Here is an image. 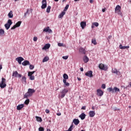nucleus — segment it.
I'll return each mask as SVG.
<instances>
[{
  "label": "nucleus",
  "mask_w": 131,
  "mask_h": 131,
  "mask_svg": "<svg viewBox=\"0 0 131 131\" xmlns=\"http://www.w3.org/2000/svg\"><path fill=\"white\" fill-rule=\"evenodd\" d=\"M71 128H73V124H72V125H71L70 127Z\"/></svg>",
  "instance_id": "nucleus-61"
},
{
  "label": "nucleus",
  "mask_w": 131,
  "mask_h": 131,
  "mask_svg": "<svg viewBox=\"0 0 131 131\" xmlns=\"http://www.w3.org/2000/svg\"><path fill=\"white\" fill-rule=\"evenodd\" d=\"M80 26L82 29H84V27L86 26V22L85 21H81L80 23Z\"/></svg>",
  "instance_id": "nucleus-13"
},
{
  "label": "nucleus",
  "mask_w": 131,
  "mask_h": 131,
  "mask_svg": "<svg viewBox=\"0 0 131 131\" xmlns=\"http://www.w3.org/2000/svg\"><path fill=\"white\" fill-rule=\"evenodd\" d=\"M102 12H103V13L106 12V8H104L102 9Z\"/></svg>",
  "instance_id": "nucleus-54"
},
{
  "label": "nucleus",
  "mask_w": 131,
  "mask_h": 131,
  "mask_svg": "<svg viewBox=\"0 0 131 131\" xmlns=\"http://www.w3.org/2000/svg\"><path fill=\"white\" fill-rule=\"evenodd\" d=\"M34 73H35V71H32V72H28V75H33V74H34Z\"/></svg>",
  "instance_id": "nucleus-31"
},
{
  "label": "nucleus",
  "mask_w": 131,
  "mask_h": 131,
  "mask_svg": "<svg viewBox=\"0 0 131 131\" xmlns=\"http://www.w3.org/2000/svg\"><path fill=\"white\" fill-rule=\"evenodd\" d=\"M107 91L108 92H112V93L113 92V89L112 88H109L107 89Z\"/></svg>",
  "instance_id": "nucleus-39"
},
{
  "label": "nucleus",
  "mask_w": 131,
  "mask_h": 131,
  "mask_svg": "<svg viewBox=\"0 0 131 131\" xmlns=\"http://www.w3.org/2000/svg\"><path fill=\"white\" fill-rule=\"evenodd\" d=\"M29 13V9H27V11L25 13L24 16L26 17V15Z\"/></svg>",
  "instance_id": "nucleus-40"
},
{
  "label": "nucleus",
  "mask_w": 131,
  "mask_h": 131,
  "mask_svg": "<svg viewBox=\"0 0 131 131\" xmlns=\"http://www.w3.org/2000/svg\"><path fill=\"white\" fill-rule=\"evenodd\" d=\"M56 115H57V116H60V115H61V113H57Z\"/></svg>",
  "instance_id": "nucleus-57"
},
{
  "label": "nucleus",
  "mask_w": 131,
  "mask_h": 131,
  "mask_svg": "<svg viewBox=\"0 0 131 131\" xmlns=\"http://www.w3.org/2000/svg\"><path fill=\"white\" fill-rule=\"evenodd\" d=\"M112 73L117 74V75H119V74H120V72H119L116 69H113Z\"/></svg>",
  "instance_id": "nucleus-16"
},
{
  "label": "nucleus",
  "mask_w": 131,
  "mask_h": 131,
  "mask_svg": "<svg viewBox=\"0 0 131 131\" xmlns=\"http://www.w3.org/2000/svg\"><path fill=\"white\" fill-rule=\"evenodd\" d=\"M17 77H18L19 78H21L22 77V75L20 74H17Z\"/></svg>",
  "instance_id": "nucleus-49"
},
{
  "label": "nucleus",
  "mask_w": 131,
  "mask_h": 131,
  "mask_svg": "<svg viewBox=\"0 0 131 131\" xmlns=\"http://www.w3.org/2000/svg\"><path fill=\"white\" fill-rule=\"evenodd\" d=\"M16 27H16V25H15L14 26H13L11 28V30H13V29H15Z\"/></svg>",
  "instance_id": "nucleus-46"
},
{
  "label": "nucleus",
  "mask_w": 131,
  "mask_h": 131,
  "mask_svg": "<svg viewBox=\"0 0 131 131\" xmlns=\"http://www.w3.org/2000/svg\"><path fill=\"white\" fill-rule=\"evenodd\" d=\"M102 89H103V90L106 89V84H102V86H101Z\"/></svg>",
  "instance_id": "nucleus-41"
},
{
  "label": "nucleus",
  "mask_w": 131,
  "mask_h": 131,
  "mask_svg": "<svg viewBox=\"0 0 131 131\" xmlns=\"http://www.w3.org/2000/svg\"><path fill=\"white\" fill-rule=\"evenodd\" d=\"M66 13L64 11H62L58 16V18H61L64 17V15H65Z\"/></svg>",
  "instance_id": "nucleus-23"
},
{
  "label": "nucleus",
  "mask_w": 131,
  "mask_h": 131,
  "mask_svg": "<svg viewBox=\"0 0 131 131\" xmlns=\"http://www.w3.org/2000/svg\"><path fill=\"white\" fill-rule=\"evenodd\" d=\"M79 51L80 53H81V54H83V55H85L86 53V51H85V49H84L83 48L81 47L79 48Z\"/></svg>",
  "instance_id": "nucleus-12"
},
{
  "label": "nucleus",
  "mask_w": 131,
  "mask_h": 131,
  "mask_svg": "<svg viewBox=\"0 0 131 131\" xmlns=\"http://www.w3.org/2000/svg\"><path fill=\"white\" fill-rule=\"evenodd\" d=\"M34 68V66L32 64H30V69L32 70Z\"/></svg>",
  "instance_id": "nucleus-43"
},
{
  "label": "nucleus",
  "mask_w": 131,
  "mask_h": 131,
  "mask_svg": "<svg viewBox=\"0 0 131 131\" xmlns=\"http://www.w3.org/2000/svg\"><path fill=\"white\" fill-rule=\"evenodd\" d=\"M7 86V84H6V79L2 78L1 82L0 83V88L1 89H5Z\"/></svg>",
  "instance_id": "nucleus-3"
},
{
  "label": "nucleus",
  "mask_w": 131,
  "mask_h": 131,
  "mask_svg": "<svg viewBox=\"0 0 131 131\" xmlns=\"http://www.w3.org/2000/svg\"><path fill=\"white\" fill-rule=\"evenodd\" d=\"M69 8V5H67L64 8V11H67Z\"/></svg>",
  "instance_id": "nucleus-42"
},
{
  "label": "nucleus",
  "mask_w": 131,
  "mask_h": 131,
  "mask_svg": "<svg viewBox=\"0 0 131 131\" xmlns=\"http://www.w3.org/2000/svg\"><path fill=\"white\" fill-rule=\"evenodd\" d=\"M11 24H13V22H12V20L8 19L7 24L5 25V27L7 30H8L9 28L11 27Z\"/></svg>",
  "instance_id": "nucleus-5"
},
{
  "label": "nucleus",
  "mask_w": 131,
  "mask_h": 131,
  "mask_svg": "<svg viewBox=\"0 0 131 131\" xmlns=\"http://www.w3.org/2000/svg\"><path fill=\"white\" fill-rule=\"evenodd\" d=\"M24 104H19L17 106L16 109H17V110H18V111H19L21 110V109H22V108H24Z\"/></svg>",
  "instance_id": "nucleus-21"
},
{
  "label": "nucleus",
  "mask_w": 131,
  "mask_h": 131,
  "mask_svg": "<svg viewBox=\"0 0 131 131\" xmlns=\"http://www.w3.org/2000/svg\"><path fill=\"white\" fill-rule=\"evenodd\" d=\"M68 56H62V59H63L64 60H67V59H68Z\"/></svg>",
  "instance_id": "nucleus-45"
},
{
  "label": "nucleus",
  "mask_w": 131,
  "mask_h": 131,
  "mask_svg": "<svg viewBox=\"0 0 131 131\" xmlns=\"http://www.w3.org/2000/svg\"><path fill=\"white\" fill-rule=\"evenodd\" d=\"M85 116H86L85 114H84V113H82L80 115H79V117L81 119V120H83V119L85 118Z\"/></svg>",
  "instance_id": "nucleus-17"
},
{
  "label": "nucleus",
  "mask_w": 131,
  "mask_h": 131,
  "mask_svg": "<svg viewBox=\"0 0 131 131\" xmlns=\"http://www.w3.org/2000/svg\"><path fill=\"white\" fill-rule=\"evenodd\" d=\"M63 83H66L67 82V80H66V79H64L63 80Z\"/></svg>",
  "instance_id": "nucleus-55"
},
{
  "label": "nucleus",
  "mask_w": 131,
  "mask_h": 131,
  "mask_svg": "<svg viewBox=\"0 0 131 131\" xmlns=\"http://www.w3.org/2000/svg\"><path fill=\"white\" fill-rule=\"evenodd\" d=\"M80 71H83V68H80Z\"/></svg>",
  "instance_id": "nucleus-58"
},
{
  "label": "nucleus",
  "mask_w": 131,
  "mask_h": 131,
  "mask_svg": "<svg viewBox=\"0 0 131 131\" xmlns=\"http://www.w3.org/2000/svg\"><path fill=\"white\" fill-rule=\"evenodd\" d=\"M3 69V67L2 66V64H0V70Z\"/></svg>",
  "instance_id": "nucleus-63"
},
{
  "label": "nucleus",
  "mask_w": 131,
  "mask_h": 131,
  "mask_svg": "<svg viewBox=\"0 0 131 131\" xmlns=\"http://www.w3.org/2000/svg\"><path fill=\"white\" fill-rule=\"evenodd\" d=\"M18 72L14 71L12 74V76H14V77H17V76H18Z\"/></svg>",
  "instance_id": "nucleus-25"
},
{
  "label": "nucleus",
  "mask_w": 131,
  "mask_h": 131,
  "mask_svg": "<svg viewBox=\"0 0 131 131\" xmlns=\"http://www.w3.org/2000/svg\"><path fill=\"white\" fill-rule=\"evenodd\" d=\"M34 93H35V90H34V89H29L27 93L24 96V97L25 99H28V97H31Z\"/></svg>",
  "instance_id": "nucleus-1"
},
{
  "label": "nucleus",
  "mask_w": 131,
  "mask_h": 131,
  "mask_svg": "<svg viewBox=\"0 0 131 131\" xmlns=\"http://www.w3.org/2000/svg\"><path fill=\"white\" fill-rule=\"evenodd\" d=\"M99 69H100V70H107V69H108V68H107V66H105L104 64L103 63H100L99 65Z\"/></svg>",
  "instance_id": "nucleus-6"
},
{
  "label": "nucleus",
  "mask_w": 131,
  "mask_h": 131,
  "mask_svg": "<svg viewBox=\"0 0 131 131\" xmlns=\"http://www.w3.org/2000/svg\"><path fill=\"white\" fill-rule=\"evenodd\" d=\"M43 31L44 32H49V33H52V32H53V31L50 29V27H47V28H44Z\"/></svg>",
  "instance_id": "nucleus-10"
},
{
  "label": "nucleus",
  "mask_w": 131,
  "mask_h": 131,
  "mask_svg": "<svg viewBox=\"0 0 131 131\" xmlns=\"http://www.w3.org/2000/svg\"><path fill=\"white\" fill-rule=\"evenodd\" d=\"M125 49H129V46H123V50H125Z\"/></svg>",
  "instance_id": "nucleus-44"
},
{
  "label": "nucleus",
  "mask_w": 131,
  "mask_h": 131,
  "mask_svg": "<svg viewBox=\"0 0 131 131\" xmlns=\"http://www.w3.org/2000/svg\"><path fill=\"white\" fill-rule=\"evenodd\" d=\"M50 60V58H49V57L46 56L45 57H44V58L42 60V62L43 63H45V62H48V61H49Z\"/></svg>",
  "instance_id": "nucleus-24"
},
{
  "label": "nucleus",
  "mask_w": 131,
  "mask_h": 131,
  "mask_svg": "<svg viewBox=\"0 0 131 131\" xmlns=\"http://www.w3.org/2000/svg\"><path fill=\"white\" fill-rule=\"evenodd\" d=\"M90 3L91 4H93V3H94V1H93V0H90Z\"/></svg>",
  "instance_id": "nucleus-60"
},
{
  "label": "nucleus",
  "mask_w": 131,
  "mask_h": 131,
  "mask_svg": "<svg viewBox=\"0 0 131 131\" xmlns=\"http://www.w3.org/2000/svg\"><path fill=\"white\" fill-rule=\"evenodd\" d=\"M35 118L36 119L37 121H39L40 122H41V121H42V119H41V117L36 116Z\"/></svg>",
  "instance_id": "nucleus-26"
},
{
  "label": "nucleus",
  "mask_w": 131,
  "mask_h": 131,
  "mask_svg": "<svg viewBox=\"0 0 131 131\" xmlns=\"http://www.w3.org/2000/svg\"><path fill=\"white\" fill-rule=\"evenodd\" d=\"M13 11H10V12L8 13V17L9 18H13Z\"/></svg>",
  "instance_id": "nucleus-27"
},
{
  "label": "nucleus",
  "mask_w": 131,
  "mask_h": 131,
  "mask_svg": "<svg viewBox=\"0 0 131 131\" xmlns=\"http://www.w3.org/2000/svg\"><path fill=\"white\" fill-rule=\"evenodd\" d=\"M96 115V113L94 111H91L89 112L90 117H94Z\"/></svg>",
  "instance_id": "nucleus-14"
},
{
  "label": "nucleus",
  "mask_w": 131,
  "mask_h": 131,
  "mask_svg": "<svg viewBox=\"0 0 131 131\" xmlns=\"http://www.w3.org/2000/svg\"><path fill=\"white\" fill-rule=\"evenodd\" d=\"M52 7H51V6H48L47 8V10L46 12L47 13H50L51 12V9Z\"/></svg>",
  "instance_id": "nucleus-30"
},
{
  "label": "nucleus",
  "mask_w": 131,
  "mask_h": 131,
  "mask_svg": "<svg viewBox=\"0 0 131 131\" xmlns=\"http://www.w3.org/2000/svg\"><path fill=\"white\" fill-rule=\"evenodd\" d=\"M28 76H29V77H30V80H34V79H35V77H34V76L31 75H28Z\"/></svg>",
  "instance_id": "nucleus-28"
},
{
  "label": "nucleus",
  "mask_w": 131,
  "mask_h": 131,
  "mask_svg": "<svg viewBox=\"0 0 131 131\" xmlns=\"http://www.w3.org/2000/svg\"><path fill=\"white\" fill-rule=\"evenodd\" d=\"M97 95L100 97H102L104 95V92L101 89H98L97 90Z\"/></svg>",
  "instance_id": "nucleus-9"
},
{
  "label": "nucleus",
  "mask_w": 131,
  "mask_h": 131,
  "mask_svg": "<svg viewBox=\"0 0 131 131\" xmlns=\"http://www.w3.org/2000/svg\"><path fill=\"white\" fill-rule=\"evenodd\" d=\"M22 65H23V66H27V65H30V62H29L28 60H25L22 63Z\"/></svg>",
  "instance_id": "nucleus-19"
},
{
  "label": "nucleus",
  "mask_w": 131,
  "mask_h": 131,
  "mask_svg": "<svg viewBox=\"0 0 131 131\" xmlns=\"http://www.w3.org/2000/svg\"><path fill=\"white\" fill-rule=\"evenodd\" d=\"M117 92H120V90L117 88V87H114V89H113V92L112 93L113 94V93H117Z\"/></svg>",
  "instance_id": "nucleus-20"
},
{
  "label": "nucleus",
  "mask_w": 131,
  "mask_h": 131,
  "mask_svg": "<svg viewBox=\"0 0 131 131\" xmlns=\"http://www.w3.org/2000/svg\"><path fill=\"white\" fill-rule=\"evenodd\" d=\"M29 102H30L29 99L26 100V101H25V105H28V104H29Z\"/></svg>",
  "instance_id": "nucleus-36"
},
{
  "label": "nucleus",
  "mask_w": 131,
  "mask_h": 131,
  "mask_svg": "<svg viewBox=\"0 0 131 131\" xmlns=\"http://www.w3.org/2000/svg\"><path fill=\"white\" fill-rule=\"evenodd\" d=\"M33 40L34 41H37V37H34Z\"/></svg>",
  "instance_id": "nucleus-47"
},
{
  "label": "nucleus",
  "mask_w": 131,
  "mask_h": 131,
  "mask_svg": "<svg viewBox=\"0 0 131 131\" xmlns=\"http://www.w3.org/2000/svg\"><path fill=\"white\" fill-rule=\"evenodd\" d=\"M66 131H72V128L70 127L68 130Z\"/></svg>",
  "instance_id": "nucleus-56"
},
{
  "label": "nucleus",
  "mask_w": 131,
  "mask_h": 131,
  "mask_svg": "<svg viewBox=\"0 0 131 131\" xmlns=\"http://www.w3.org/2000/svg\"><path fill=\"white\" fill-rule=\"evenodd\" d=\"M47 131H51L50 129H47Z\"/></svg>",
  "instance_id": "nucleus-64"
},
{
  "label": "nucleus",
  "mask_w": 131,
  "mask_h": 131,
  "mask_svg": "<svg viewBox=\"0 0 131 131\" xmlns=\"http://www.w3.org/2000/svg\"><path fill=\"white\" fill-rule=\"evenodd\" d=\"M63 76L64 79H68V75H67V74H64Z\"/></svg>",
  "instance_id": "nucleus-35"
},
{
  "label": "nucleus",
  "mask_w": 131,
  "mask_h": 131,
  "mask_svg": "<svg viewBox=\"0 0 131 131\" xmlns=\"http://www.w3.org/2000/svg\"><path fill=\"white\" fill-rule=\"evenodd\" d=\"M64 84L66 86H69V85H70V84L67 82Z\"/></svg>",
  "instance_id": "nucleus-50"
},
{
  "label": "nucleus",
  "mask_w": 131,
  "mask_h": 131,
  "mask_svg": "<svg viewBox=\"0 0 131 131\" xmlns=\"http://www.w3.org/2000/svg\"><path fill=\"white\" fill-rule=\"evenodd\" d=\"M51 47V45L47 43L42 48V50H49V48Z\"/></svg>",
  "instance_id": "nucleus-18"
},
{
  "label": "nucleus",
  "mask_w": 131,
  "mask_h": 131,
  "mask_svg": "<svg viewBox=\"0 0 131 131\" xmlns=\"http://www.w3.org/2000/svg\"><path fill=\"white\" fill-rule=\"evenodd\" d=\"M92 29H93V28H95V26L93 25V24L92 25Z\"/></svg>",
  "instance_id": "nucleus-62"
},
{
  "label": "nucleus",
  "mask_w": 131,
  "mask_h": 131,
  "mask_svg": "<svg viewBox=\"0 0 131 131\" xmlns=\"http://www.w3.org/2000/svg\"><path fill=\"white\" fill-rule=\"evenodd\" d=\"M41 8V9H46V8H47V0L42 1V6Z\"/></svg>",
  "instance_id": "nucleus-11"
},
{
  "label": "nucleus",
  "mask_w": 131,
  "mask_h": 131,
  "mask_svg": "<svg viewBox=\"0 0 131 131\" xmlns=\"http://www.w3.org/2000/svg\"><path fill=\"white\" fill-rule=\"evenodd\" d=\"M77 79L79 81H80V80H81V78H79V77H77Z\"/></svg>",
  "instance_id": "nucleus-59"
},
{
  "label": "nucleus",
  "mask_w": 131,
  "mask_h": 131,
  "mask_svg": "<svg viewBox=\"0 0 131 131\" xmlns=\"http://www.w3.org/2000/svg\"><path fill=\"white\" fill-rule=\"evenodd\" d=\"M68 93V90L66 89H64L63 90H62L61 92H60V97L61 99H63L65 96H66V94Z\"/></svg>",
  "instance_id": "nucleus-4"
},
{
  "label": "nucleus",
  "mask_w": 131,
  "mask_h": 131,
  "mask_svg": "<svg viewBox=\"0 0 131 131\" xmlns=\"http://www.w3.org/2000/svg\"><path fill=\"white\" fill-rule=\"evenodd\" d=\"M21 23H22V21H19L15 24V26H16V27H19L20 25H21Z\"/></svg>",
  "instance_id": "nucleus-32"
},
{
  "label": "nucleus",
  "mask_w": 131,
  "mask_h": 131,
  "mask_svg": "<svg viewBox=\"0 0 131 131\" xmlns=\"http://www.w3.org/2000/svg\"><path fill=\"white\" fill-rule=\"evenodd\" d=\"M119 48H120V49H121V50H123V46H122V45H120Z\"/></svg>",
  "instance_id": "nucleus-52"
},
{
  "label": "nucleus",
  "mask_w": 131,
  "mask_h": 131,
  "mask_svg": "<svg viewBox=\"0 0 131 131\" xmlns=\"http://www.w3.org/2000/svg\"><path fill=\"white\" fill-rule=\"evenodd\" d=\"M85 109H86V106H82L81 107V110H85Z\"/></svg>",
  "instance_id": "nucleus-51"
},
{
  "label": "nucleus",
  "mask_w": 131,
  "mask_h": 131,
  "mask_svg": "<svg viewBox=\"0 0 131 131\" xmlns=\"http://www.w3.org/2000/svg\"><path fill=\"white\" fill-rule=\"evenodd\" d=\"M115 12L118 15H121V7L119 5H117L115 9Z\"/></svg>",
  "instance_id": "nucleus-2"
},
{
  "label": "nucleus",
  "mask_w": 131,
  "mask_h": 131,
  "mask_svg": "<svg viewBox=\"0 0 131 131\" xmlns=\"http://www.w3.org/2000/svg\"><path fill=\"white\" fill-rule=\"evenodd\" d=\"M93 25L94 26H96V27H98V26H99V23L96 22V23H93Z\"/></svg>",
  "instance_id": "nucleus-37"
},
{
  "label": "nucleus",
  "mask_w": 131,
  "mask_h": 131,
  "mask_svg": "<svg viewBox=\"0 0 131 131\" xmlns=\"http://www.w3.org/2000/svg\"><path fill=\"white\" fill-rule=\"evenodd\" d=\"M85 75L86 76H88V77H93L94 76L93 75V71H89L85 73Z\"/></svg>",
  "instance_id": "nucleus-7"
},
{
  "label": "nucleus",
  "mask_w": 131,
  "mask_h": 131,
  "mask_svg": "<svg viewBox=\"0 0 131 131\" xmlns=\"http://www.w3.org/2000/svg\"><path fill=\"white\" fill-rule=\"evenodd\" d=\"M89 57H88V56H84L83 58V61H84V63H88V62H89Z\"/></svg>",
  "instance_id": "nucleus-22"
},
{
  "label": "nucleus",
  "mask_w": 131,
  "mask_h": 131,
  "mask_svg": "<svg viewBox=\"0 0 131 131\" xmlns=\"http://www.w3.org/2000/svg\"><path fill=\"white\" fill-rule=\"evenodd\" d=\"M21 82H23V83H26V77H23L21 78Z\"/></svg>",
  "instance_id": "nucleus-29"
},
{
  "label": "nucleus",
  "mask_w": 131,
  "mask_h": 131,
  "mask_svg": "<svg viewBox=\"0 0 131 131\" xmlns=\"http://www.w3.org/2000/svg\"><path fill=\"white\" fill-rule=\"evenodd\" d=\"M73 122L74 123L75 125H78L79 124V120L78 119H74L73 120Z\"/></svg>",
  "instance_id": "nucleus-15"
},
{
  "label": "nucleus",
  "mask_w": 131,
  "mask_h": 131,
  "mask_svg": "<svg viewBox=\"0 0 131 131\" xmlns=\"http://www.w3.org/2000/svg\"><path fill=\"white\" fill-rule=\"evenodd\" d=\"M16 61H17L18 64H21L22 61H24V58L22 57H18L15 59Z\"/></svg>",
  "instance_id": "nucleus-8"
},
{
  "label": "nucleus",
  "mask_w": 131,
  "mask_h": 131,
  "mask_svg": "<svg viewBox=\"0 0 131 131\" xmlns=\"http://www.w3.org/2000/svg\"><path fill=\"white\" fill-rule=\"evenodd\" d=\"M5 34V30L3 29H0V35H3V34Z\"/></svg>",
  "instance_id": "nucleus-34"
},
{
  "label": "nucleus",
  "mask_w": 131,
  "mask_h": 131,
  "mask_svg": "<svg viewBox=\"0 0 131 131\" xmlns=\"http://www.w3.org/2000/svg\"><path fill=\"white\" fill-rule=\"evenodd\" d=\"M58 47H63V43H58Z\"/></svg>",
  "instance_id": "nucleus-48"
},
{
  "label": "nucleus",
  "mask_w": 131,
  "mask_h": 131,
  "mask_svg": "<svg viewBox=\"0 0 131 131\" xmlns=\"http://www.w3.org/2000/svg\"><path fill=\"white\" fill-rule=\"evenodd\" d=\"M92 43H94V45L96 46V45H97V41H96V39H92Z\"/></svg>",
  "instance_id": "nucleus-33"
},
{
  "label": "nucleus",
  "mask_w": 131,
  "mask_h": 131,
  "mask_svg": "<svg viewBox=\"0 0 131 131\" xmlns=\"http://www.w3.org/2000/svg\"><path fill=\"white\" fill-rule=\"evenodd\" d=\"M38 130L39 131H45V128L42 127H40L39 128H38Z\"/></svg>",
  "instance_id": "nucleus-38"
},
{
  "label": "nucleus",
  "mask_w": 131,
  "mask_h": 131,
  "mask_svg": "<svg viewBox=\"0 0 131 131\" xmlns=\"http://www.w3.org/2000/svg\"><path fill=\"white\" fill-rule=\"evenodd\" d=\"M45 112H46V113H47V114H48V113H50V110H48V109L46 110Z\"/></svg>",
  "instance_id": "nucleus-53"
}]
</instances>
